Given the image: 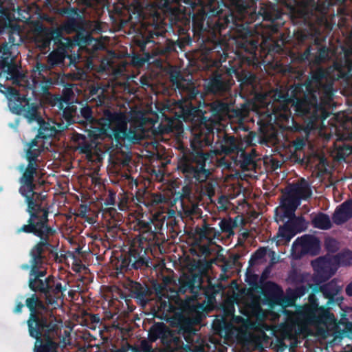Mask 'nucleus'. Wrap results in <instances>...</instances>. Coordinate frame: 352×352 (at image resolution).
Segmentation results:
<instances>
[{"label": "nucleus", "mask_w": 352, "mask_h": 352, "mask_svg": "<svg viewBox=\"0 0 352 352\" xmlns=\"http://www.w3.org/2000/svg\"><path fill=\"white\" fill-rule=\"evenodd\" d=\"M102 214L105 217H109V218L114 221H119L120 218V213L118 212L116 209L113 207H107L102 209Z\"/></svg>", "instance_id": "obj_61"}, {"label": "nucleus", "mask_w": 352, "mask_h": 352, "mask_svg": "<svg viewBox=\"0 0 352 352\" xmlns=\"http://www.w3.org/2000/svg\"><path fill=\"white\" fill-rule=\"evenodd\" d=\"M100 123L104 133L116 142L117 148H121L125 141L130 144L139 143L143 138L142 126L131 123L128 128L127 118L120 111L104 109Z\"/></svg>", "instance_id": "obj_6"}, {"label": "nucleus", "mask_w": 352, "mask_h": 352, "mask_svg": "<svg viewBox=\"0 0 352 352\" xmlns=\"http://www.w3.org/2000/svg\"><path fill=\"white\" fill-rule=\"evenodd\" d=\"M211 145L212 144L205 142L204 139L196 134L190 140V148L183 152L178 162L177 168L188 184H202L210 175V169L206 168V162L210 155L205 152L203 148Z\"/></svg>", "instance_id": "obj_4"}, {"label": "nucleus", "mask_w": 352, "mask_h": 352, "mask_svg": "<svg viewBox=\"0 0 352 352\" xmlns=\"http://www.w3.org/2000/svg\"><path fill=\"white\" fill-rule=\"evenodd\" d=\"M347 52L344 54V58L335 63V68L338 72V77L346 80L352 78V58L349 56ZM352 53V51L351 52Z\"/></svg>", "instance_id": "obj_34"}, {"label": "nucleus", "mask_w": 352, "mask_h": 352, "mask_svg": "<svg viewBox=\"0 0 352 352\" xmlns=\"http://www.w3.org/2000/svg\"><path fill=\"white\" fill-rule=\"evenodd\" d=\"M295 317L298 322L311 326L332 324L336 320L334 314L329 308L319 305L314 293L309 294L307 303L296 308Z\"/></svg>", "instance_id": "obj_11"}, {"label": "nucleus", "mask_w": 352, "mask_h": 352, "mask_svg": "<svg viewBox=\"0 0 352 352\" xmlns=\"http://www.w3.org/2000/svg\"><path fill=\"white\" fill-rule=\"evenodd\" d=\"M267 254V248L265 247H261L257 249L254 253L251 256L249 261V265L253 266L256 264V261L263 258Z\"/></svg>", "instance_id": "obj_58"}, {"label": "nucleus", "mask_w": 352, "mask_h": 352, "mask_svg": "<svg viewBox=\"0 0 352 352\" xmlns=\"http://www.w3.org/2000/svg\"><path fill=\"white\" fill-rule=\"evenodd\" d=\"M315 272V280L322 283L331 278L335 273L330 263L324 258L320 257L311 262Z\"/></svg>", "instance_id": "obj_27"}, {"label": "nucleus", "mask_w": 352, "mask_h": 352, "mask_svg": "<svg viewBox=\"0 0 352 352\" xmlns=\"http://www.w3.org/2000/svg\"><path fill=\"white\" fill-rule=\"evenodd\" d=\"M197 330L192 320L190 318L181 317L177 322V334L182 336L188 344H192Z\"/></svg>", "instance_id": "obj_31"}, {"label": "nucleus", "mask_w": 352, "mask_h": 352, "mask_svg": "<svg viewBox=\"0 0 352 352\" xmlns=\"http://www.w3.org/2000/svg\"><path fill=\"white\" fill-rule=\"evenodd\" d=\"M25 306L30 311L26 322L29 336L36 340L34 352H58L60 328L54 313L35 294L25 300Z\"/></svg>", "instance_id": "obj_3"}, {"label": "nucleus", "mask_w": 352, "mask_h": 352, "mask_svg": "<svg viewBox=\"0 0 352 352\" xmlns=\"http://www.w3.org/2000/svg\"><path fill=\"white\" fill-rule=\"evenodd\" d=\"M300 239V244L302 250L307 254L316 256L319 254L320 250V240L315 236L305 234Z\"/></svg>", "instance_id": "obj_32"}, {"label": "nucleus", "mask_w": 352, "mask_h": 352, "mask_svg": "<svg viewBox=\"0 0 352 352\" xmlns=\"http://www.w3.org/2000/svg\"><path fill=\"white\" fill-rule=\"evenodd\" d=\"M324 246L326 250L329 252L334 253L338 250V242L333 238L327 239L324 242Z\"/></svg>", "instance_id": "obj_62"}, {"label": "nucleus", "mask_w": 352, "mask_h": 352, "mask_svg": "<svg viewBox=\"0 0 352 352\" xmlns=\"http://www.w3.org/2000/svg\"><path fill=\"white\" fill-rule=\"evenodd\" d=\"M290 191L300 202L301 199L307 200L312 195L311 189L309 184L305 179H303L302 182L292 186L290 188Z\"/></svg>", "instance_id": "obj_37"}, {"label": "nucleus", "mask_w": 352, "mask_h": 352, "mask_svg": "<svg viewBox=\"0 0 352 352\" xmlns=\"http://www.w3.org/2000/svg\"><path fill=\"white\" fill-rule=\"evenodd\" d=\"M263 303L270 309H274L276 305L284 307L288 299L283 295V292L276 283L268 282L265 286L263 292Z\"/></svg>", "instance_id": "obj_23"}, {"label": "nucleus", "mask_w": 352, "mask_h": 352, "mask_svg": "<svg viewBox=\"0 0 352 352\" xmlns=\"http://www.w3.org/2000/svg\"><path fill=\"white\" fill-rule=\"evenodd\" d=\"M41 147L38 148H28L25 153V158L28 162V164H32L38 165L37 164L38 157L40 156L42 152Z\"/></svg>", "instance_id": "obj_52"}, {"label": "nucleus", "mask_w": 352, "mask_h": 352, "mask_svg": "<svg viewBox=\"0 0 352 352\" xmlns=\"http://www.w3.org/2000/svg\"><path fill=\"white\" fill-rule=\"evenodd\" d=\"M62 118L65 121V128L73 123L79 122L80 117L78 116L77 107L73 104H67L63 111Z\"/></svg>", "instance_id": "obj_39"}, {"label": "nucleus", "mask_w": 352, "mask_h": 352, "mask_svg": "<svg viewBox=\"0 0 352 352\" xmlns=\"http://www.w3.org/2000/svg\"><path fill=\"white\" fill-rule=\"evenodd\" d=\"M52 82L50 79L41 82L38 85V91L44 95L52 96L49 91L50 85Z\"/></svg>", "instance_id": "obj_63"}, {"label": "nucleus", "mask_w": 352, "mask_h": 352, "mask_svg": "<svg viewBox=\"0 0 352 352\" xmlns=\"http://www.w3.org/2000/svg\"><path fill=\"white\" fill-rule=\"evenodd\" d=\"M177 88L181 95V99L185 102H192L197 101L198 98L203 99L201 93L193 85L187 84L186 85L182 82L177 84Z\"/></svg>", "instance_id": "obj_33"}, {"label": "nucleus", "mask_w": 352, "mask_h": 352, "mask_svg": "<svg viewBox=\"0 0 352 352\" xmlns=\"http://www.w3.org/2000/svg\"><path fill=\"white\" fill-rule=\"evenodd\" d=\"M296 234V232H293L284 226H280L278 228L277 236L285 241H289Z\"/></svg>", "instance_id": "obj_57"}, {"label": "nucleus", "mask_w": 352, "mask_h": 352, "mask_svg": "<svg viewBox=\"0 0 352 352\" xmlns=\"http://www.w3.org/2000/svg\"><path fill=\"white\" fill-rule=\"evenodd\" d=\"M254 7L253 10L241 13L243 16L249 15L250 23L255 22L257 19L262 18L263 21L270 22V26L274 32L278 31L285 23L283 19L284 13L278 5L268 2L261 3L258 10Z\"/></svg>", "instance_id": "obj_15"}, {"label": "nucleus", "mask_w": 352, "mask_h": 352, "mask_svg": "<svg viewBox=\"0 0 352 352\" xmlns=\"http://www.w3.org/2000/svg\"><path fill=\"white\" fill-rule=\"evenodd\" d=\"M179 286L177 289L172 291L173 297L179 294H185L189 292L195 299L199 298L201 283H204V277L201 274L189 272L184 273L179 278Z\"/></svg>", "instance_id": "obj_19"}, {"label": "nucleus", "mask_w": 352, "mask_h": 352, "mask_svg": "<svg viewBox=\"0 0 352 352\" xmlns=\"http://www.w3.org/2000/svg\"><path fill=\"white\" fill-rule=\"evenodd\" d=\"M338 262L343 265H349L352 262V251L346 250L337 254Z\"/></svg>", "instance_id": "obj_56"}, {"label": "nucleus", "mask_w": 352, "mask_h": 352, "mask_svg": "<svg viewBox=\"0 0 352 352\" xmlns=\"http://www.w3.org/2000/svg\"><path fill=\"white\" fill-rule=\"evenodd\" d=\"M38 165L28 164L21 177L19 178L21 184L19 192L21 195H27L28 193H32V188L36 187L34 184V176L37 173Z\"/></svg>", "instance_id": "obj_26"}, {"label": "nucleus", "mask_w": 352, "mask_h": 352, "mask_svg": "<svg viewBox=\"0 0 352 352\" xmlns=\"http://www.w3.org/2000/svg\"><path fill=\"white\" fill-rule=\"evenodd\" d=\"M107 98L104 89L95 85L90 87L88 99L91 102H95L97 106H102L105 103Z\"/></svg>", "instance_id": "obj_41"}, {"label": "nucleus", "mask_w": 352, "mask_h": 352, "mask_svg": "<svg viewBox=\"0 0 352 352\" xmlns=\"http://www.w3.org/2000/svg\"><path fill=\"white\" fill-rule=\"evenodd\" d=\"M312 226L320 230H329L332 227L330 217L328 214L319 212L311 218Z\"/></svg>", "instance_id": "obj_40"}, {"label": "nucleus", "mask_w": 352, "mask_h": 352, "mask_svg": "<svg viewBox=\"0 0 352 352\" xmlns=\"http://www.w3.org/2000/svg\"><path fill=\"white\" fill-rule=\"evenodd\" d=\"M258 41L252 37H244L242 38V41L238 43L239 48L251 55L252 58L256 54V52L258 48Z\"/></svg>", "instance_id": "obj_44"}, {"label": "nucleus", "mask_w": 352, "mask_h": 352, "mask_svg": "<svg viewBox=\"0 0 352 352\" xmlns=\"http://www.w3.org/2000/svg\"><path fill=\"white\" fill-rule=\"evenodd\" d=\"M138 47L140 48V51L142 52V54H133L132 56V63L135 66L142 67L149 60L151 56L149 52H146V49L143 51L140 47Z\"/></svg>", "instance_id": "obj_51"}, {"label": "nucleus", "mask_w": 352, "mask_h": 352, "mask_svg": "<svg viewBox=\"0 0 352 352\" xmlns=\"http://www.w3.org/2000/svg\"><path fill=\"white\" fill-rule=\"evenodd\" d=\"M352 218V198L337 206L332 214L333 222L338 226L346 223Z\"/></svg>", "instance_id": "obj_30"}, {"label": "nucleus", "mask_w": 352, "mask_h": 352, "mask_svg": "<svg viewBox=\"0 0 352 352\" xmlns=\"http://www.w3.org/2000/svg\"><path fill=\"white\" fill-rule=\"evenodd\" d=\"M232 74H234L239 80L243 82L250 81V78L245 76L244 78H240L239 72L234 68L229 69L226 73H221L218 71L213 72L208 78L204 89L207 94L222 96L228 92L233 83Z\"/></svg>", "instance_id": "obj_14"}, {"label": "nucleus", "mask_w": 352, "mask_h": 352, "mask_svg": "<svg viewBox=\"0 0 352 352\" xmlns=\"http://www.w3.org/2000/svg\"><path fill=\"white\" fill-rule=\"evenodd\" d=\"M182 336L179 334L176 335L174 331H171V337L169 338V342L166 344V347L170 349L172 352L177 351L179 350H186L188 348L189 344H184L183 342Z\"/></svg>", "instance_id": "obj_43"}, {"label": "nucleus", "mask_w": 352, "mask_h": 352, "mask_svg": "<svg viewBox=\"0 0 352 352\" xmlns=\"http://www.w3.org/2000/svg\"><path fill=\"white\" fill-rule=\"evenodd\" d=\"M216 144V148L219 154L229 155L235 153L239 154V151L241 149L236 138L226 133H223L222 138Z\"/></svg>", "instance_id": "obj_29"}, {"label": "nucleus", "mask_w": 352, "mask_h": 352, "mask_svg": "<svg viewBox=\"0 0 352 352\" xmlns=\"http://www.w3.org/2000/svg\"><path fill=\"white\" fill-rule=\"evenodd\" d=\"M75 141L78 144V149L80 153L87 156L92 154L93 149L96 145L95 142L88 140L85 135L82 134H77Z\"/></svg>", "instance_id": "obj_42"}, {"label": "nucleus", "mask_w": 352, "mask_h": 352, "mask_svg": "<svg viewBox=\"0 0 352 352\" xmlns=\"http://www.w3.org/2000/svg\"><path fill=\"white\" fill-rule=\"evenodd\" d=\"M142 25L145 26V28L140 35L136 36L134 43L143 51L147 44L154 43L158 45L162 54H168L175 52L177 47L182 50L185 46L190 45L193 41V37L191 38L189 34L183 37H178L176 41L167 38L168 32L164 23H144Z\"/></svg>", "instance_id": "obj_8"}, {"label": "nucleus", "mask_w": 352, "mask_h": 352, "mask_svg": "<svg viewBox=\"0 0 352 352\" xmlns=\"http://www.w3.org/2000/svg\"><path fill=\"white\" fill-rule=\"evenodd\" d=\"M116 273L125 274L133 270H146L154 267L151 258L147 256L144 247L133 244L128 253H122L113 264Z\"/></svg>", "instance_id": "obj_12"}, {"label": "nucleus", "mask_w": 352, "mask_h": 352, "mask_svg": "<svg viewBox=\"0 0 352 352\" xmlns=\"http://www.w3.org/2000/svg\"><path fill=\"white\" fill-rule=\"evenodd\" d=\"M288 278L293 284L302 283L305 281V275L298 272L296 270H292L289 273Z\"/></svg>", "instance_id": "obj_60"}, {"label": "nucleus", "mask_w": 352, "mask_h": 352, "mask_svg": "<svg viewBox=\"0 0 352 352\" xmlns=\"http://www.w3.org/2000/svg\"><path fill=\"white\" fill-rule=\"evenodd\" d=\"M341 291L342 287L338 285L336 279H333L323 285L314 284L311 293H314L316 296L317 294L321 293L323 297L327 300L325 307L330 310L331 306L340 305L342 303L344 298L341 296Z\"/></svg>", "instance_id": "obj_21"}, {"label": "nucleus", "mask_w": 352, "mask_h": 352, "mask_svg": "<svg viewBox=\"0 0 352 352\" xmlns=\"http://www.w3.org/2000/svg\"><path fill=\"white\" fill-rule=\"evenodd\" d=\"M199 111L201 116L199 123L192 129V135H198L204 139L205 142L212 144L214 141V130L222 120L230 118V113L233 110L232 103L221 100L212 102H203L199 104Z\"/></svg>", "instance_id": "obj_7"}, {"label": "nucleus", "mask_w": 352, "mask_h": 352, "mask_svg": "<svg viewBox=\"0 0 352 352\" xmlns=\"http://www.w3.org/2000/svg\"><path fill=\"white\" fill-rule=\"evenodd\" d=\"M45 285V289L41 294V296L44 297L45 302L40 298L39 299L47 309L54 312V309L63 304L65 297L64 292L67 290V286L66 285H63L53 275H48V280Z\"/></svg>", "instance_id": "obj_18"}, {"label": "nucleus", "mask_w": 352, "mask_h": 352, "mask_svg": "<svg viewBox=\"0 0 352 352\" xmlns=\"http://www.w3.org/2000/svg\"><path fill=\"white\" fill-rule=\"evenodd\" d=\"M314 285V284L307 283L306 284L296 287L295 289L291 291V298L294 301H295L298 298L303 296L305 294L308 293L310 289L312 291Z\"/></svg>", "instance_id": "obj_49"}, {"label": "nucleus", "mask_w": 352, "mask_h": 352, "mask_svg": "<svg viewBox=\"0 0 352 352\" xmlns=\"http://www.w3.org/2000/svg\"><path fill=\"white\" fill-rule=\"evenodd\" d=\"M328 57V48L326 47H321L318 50L317 54L315 57L318 63L325 60Z\"/></svg>", "instance_id": "obj_64"}, {"label": "nucleus", "mask_w": 352, "mask_h": 352, "mask_svg": "<svg viewBox=\"0 0 352 352\" xmlns=\"http://www.w3.org/2000/svg\"><path fill=\"white\" fill-rule=\"evenodd\" d=\"M230 4L235 7L240 13L243 12H250L254 10L256 6L258 0H227ZM224 1V0H221Z\"/></svg>", "instance_id": "obj_45"}, {"label": "nucleus", "mask_w": 352, "mask_h": 352, "mask_svg": "<svg viewBox=\"0 0 352 352\" xmlns=\"http://www.w3.org/2000/svg\"><path fill=\"white\" fill-rule=\"evenodd\" d=\"M48 264H38L34 265V264H30V270L29 272V277L32 278H46L47 276V270L45 269V266Z\"/></svg>", "instance_id": "obj_48"}, {"label": "nucleus", "mask_w": 352, "mask_h": 352, "mask_svg": "<svg viewBox=\"0 0 352 352\" xmlns=\"http://www.w3.org/2000/svg\"><path fill=\"white\" fill-rule=\"evenodd\" d=\"M129 290L131 296L136 300V302L141 306L144 307L152 299L155 294L153 287L142 285L136 281H130L129 283Z\"/></svg>", "instance_id": "obj_24"}, {"label": "nucleus", "mask_w": 352, "mask_h": 352, "mask_svg": "<svg viewBox=\"0 0 352 352\" xmlns=\"http://www.w3.org/2000/svg\"><path fill=\"white\" fill-rule=\"evenodd\" d=\"M171 331L164 323L155 322L148 331V339L152 342L160 340V342L165 346L169 342L168 339L171 337Z\"/></svg>", "instance_id": "obj_28"}, {"label": "nucleus", "mask_w": 352, "mask_h": 352, "mask_svg": "<svg viewBox=\"0 0 352 352\" xmlns=\"http://www.w3.org/2000/svg\"><path fill=\"white\" fill-rule=\"evenodd\" d=\"M203 294L210 303L213 302L216 299L217 292H214L213 285L208 281L207 285L205 286L201 283V289H200V295Z\"/></svg>", "instance_id": "obj_50"}, {"label": "nucleus", "mask_w": 352, "mask_h": 352, "mask_svg": "<svg viewBox=\"0 0 352 352\" xmlns=\"http://www.w3.org/2000/svg\"><path fill=\"white\" fill-rule=\"evenodd\" d=\"M63 34L58 29H54L50 31L47 36V38L44 42V46L46 47L50 45L51 41H54V43H59L62 42Z\"/></svg>", "instance_id": "obj_53"}, {"label": "nucleus", "mask_w": 352, "mask_h": 352, "mask_svg": "<svg viewBox=\"0 0 352 352\" xmlns=\"http://www.w3.org/2000/svg\"><path fill=\"white\" fill-rule=\"evenodd\" d=\"M45 285V289L41 294V296L44 297L45 302L40 298L39 299L47 309L54 312V309L63 304L65 297L64 292L67 290V286L66 285H63L53 275H48V280Z\"/></svg>", "instance_id": "obj_17"}, {"label": "nucleus", "mask_w": 352, "mask_h": 352, "mask_svg": "<svg viewBox=\"0 0 352 352\" xmlns=\"http://www.w3.org/2000/svg\"><path fill=\"white\" fill-rule=\"evenodd\" d=\"M39 107V104L32 100L28 103V105H26L24 108L23 113L17 115L23 116L30 123L37 122L39 124L37 137L43 139H47L53 135L54 129L51 127L50 124L46 122L42 118L38 111Z\"/></svg>", "instance_id": "obj_20"}, {"label": "nucleus", "mask_w": 352, "mask_h": 352, "mask_svg": "<svg viewBox=\"0 0 352 352\" xmlns=\"http://www.w3.org/2000/svg\"><path fill=\"white\" fill-rule=\"evenodd\" d=\"M174 282L173 277L163 276L161 283L154 281L152 284L156 298L155 305L159 317L162 319L168 320L170 314H176L178 311L177 307L171 300L173 297L168 294V291L171 290L170 285Z\"/></svg>", "instance_id": "obj_13"}, {"label": "nucleus", "mask_w": 352, "mask_h": 352, "mask_svg": "<svg viewBox=\"0 0 352 352\" xmlns=\"http://www.w3.org/2000/svg\"><path fill=\"white\" fill-rule=\"evenodd\" d=\"M289 219L287 221L283 226H284L287 229L293 232H296V234L298 232H300V223L301 222V219L300 218H297L296 215L292 216L291 217H287Z\"/></svg>", "instance_id": "obj_54"}, {"label": "nucleus", "mask_w": 352, "mask_h": 352, "mask_svg": "<svg viewBox=\"0 0 352 352\" xmlns=\"http://www.w3.org/2000/svg\"><path fill=\"white\" fill-rule=\"evenodd\" d=\"M164 219L163 217L162 219L155 221L150 218L147 220L138 218L133 221L131 228L138 232L140 236L138 246L144 247L146 252L149 250L151 252H164V243L166 241L162 232Z\"/></svg>", "instance_id": "obj_9"}, {"label": "nucleus", "mask_w": 352, "mask_h": 352, "mask_svg": "<svg viewBox=\"0 0 352 352\" xmlns=\"http://www.w3.org/2000/svg\"><path fill=\"white\" fill-rule=\"evenodd\" d=\"M336 146L335 157L338 161H345L346 158L352 154V146L344 142Z\"/></svg>", "instance_id": "obj_47"}, {"label": "nucleus", "mask_w": 352, "mask_h": 352, "mask_svg": "<svg viewBox=\"0 0 352 352\" xmlns=\"http://www.w3.org/2000/svg\"><path fill=\"white\" fill-rule=\"evenodd\" d=\"M300 202L289 190L287 195L282 199L280 201L281 212H278V208L275 210V220L277 223L283 222L286 217L294 216L295 211Z\"/></svg>", "instance_id": "obj_25"}, {"label": "nucleus", "mask_w": 352, "mask_h": 352, "mask_svg": "<svg viewBox=\"0 0 352 352\" xmlns=\"http://www.w3.org/2000/svg\"><path fill=\"white\" fill-rule=\"evenodd\" d=\"M239 155L237 157L235 163L239 165L243 170H251L256 166V162L254 160V155L253 153H248L244 150L241 148L239 151Z\"/></svg>", "instance_id": "obj_36"}, {"label": "nucleus", "mask_w": 352, "mask_h": 352, "mask_svg": "<svg viewBox=\"0 0 352 352\" xmlns=\"http://www.w3.org/2000/svg\"><path fill=\"white\" fill-rule=\"evenodd\" d=\"M302 0L291 10L292 19L296 23L303 24L314 28L320 25L326 20L329 7L334 3H341L343 0Z\"/></svg>", "instance_id": "obj_10"}, {"label": "nucleus", "mask_w": 352, "mask_h": 352, "mask_svg": "<svg viewBox=\"0 0 352 352\" xmlns=\"http://www.w3.org/2000/svg\"><path fill=\"white\" fill-rule=\"evenodd\" d=\"M79 122L77 124H80L85 131L88 133L89 137H97L100 133H104L102 125L100 123V119L102 116L96 119L93 116V111L90 106L86 104L80 108Z\"/></svg>", "instance_id": "obj_22"}, {"label": "nucleus", "mask_w": 352, "mask_h": 352, "mask_svg": "<svg viewBox=\"0 0 352 352\" xmlns=\"http://www.w3.org/2000/svg\"><path fill=\"white\" fill-rule=\"evenodd\" d=\"M22 232L32 234L38 237L36 241L29 251L30 264H50L52 261L57 262L58 256V242L55 243L52 237L56 230L49 224L36 222V224H24L16 230V234Z\"/></svg>", "instance_id": "obj_5"}, {"label": "nucleus", "mask_w": 352, "mask_h": 352, "mask_svg": "<svg viewBox=\"0 0 352 352\" xmlns=\"http://www.w3.org/2000/svg\"><path fill=\"white\" fill-rule=\"evenodd\" d=\"M195 232L198 234L201 239H206L212 241V239H219L221 238V232L213 228L210 227L206 220H204L203 224L201 227H197Z\"/></svg>", "instance_id": "obj_35"}, {"label": "nucleus", "mask_w": 352, "mask_h": 352, "mask_svg": "<svg viewBox=\"0 0 352 352\" xmlns=\"http://www.w3.org/2000/svg\"><path fill=\"white\" fill-rule=\"evenodd\" d=\"M324 72L320 70L305 83L295 85L291 90H276L274 95L275 100L280 103L285 113H290L291 107L297 116L311 117L333 100V85L324 83Z\"/></svg>", "instance_id": "obj_2"}, {"label": "nucleus", "mask_w": 352, "mask_h": 352, "mask_svg": "<svg viewBox=\"0 0 352 352\" xmlns=\"http://www.w3.org/2000/svg\"><path fill=\"white\" fill-rule=\"evenodd\" d=\"M69 58L65 47H59L50 53L47 57V63L52 67L63 66L65 59Z\"/></svg>", "instance_id": "obj_38"}, {"label": "nucleus", "mask_w": 352, "mask_h": 352, "mask_svg": "<svg viewBox=\"0 0 352 352\" xmlns=\"http://www.w3.org/2000/svg\"><path fill=\"white\" fill-rule=\"evenodd\" d=\"M50 104L51 106L56 107L59 110L63 111L69 103L61 97L50 96Z\"/></svg>", "instance_id": "obj_59"}, {"label": "nucleus", "mask_w": 352, "mask_h": 352, "mask_svg": "<svg viewBox=\"0 0 352 352\" xmlns=\"http://www.w3.org/2000/svg\"><path fill=\"white\" fill-rule=\"evenodd\" d=\"M201 9L192 17L193 41L200 50L211 58L226 61L228 43L222 32L233 28L235 16L228 5L221 0H198Z\"/></svg>", "instance_id": "obj_1"}, {"label": "nucleus", "mask_w": 352, "mask_h": 352, "mask_svg": "<svg viewBox=\"0 0 352 352\" xmlns=\"http://www.w3.org/2000/svg\"><path fill=\"white\" fill-rule=\"evenodd\" d=\"M47 280L48 276L43 279L28 277V287L31 291L34 292L33 294H35L38 297L36 294L41 295Z\"/></svg>", "instance_id": "obj_46"}, {"label": "nucleus", "mask_w": 352, "mask_h": 352, "mask_svg": "<svg viewBox=\"0 0 352 352\" xmlns=\"http://www.w3.org/2000/svg\"><path fill=\"white\" fill-rule=\"evenodd\" d=\"M36 187L32 188V193L22 195L25 197L27 204V212L30 217L27 224H36V222H43L49 224V208L43 206V202L46 199L47 195L35 191Z\"/></svg>", "instance_id": "obj_16"}, {"label": "nucleus", "mask_w": 352, "mask_h": 352, "mask_svg": "<svg viewBox=\"0 0 352 352\" xmlns=\"http://www.w3.org/2000/svg\"><path fill=\"white\" fill-rule=\"evenodd\" d=\"M219 226L220 228L219 231L221 234L222 232L228 234V236H233L234 232L230 224V217L229 218H223L222 219L219 223Z\"/></svg>", "instance_id": "obj_55"}]
</instances>
